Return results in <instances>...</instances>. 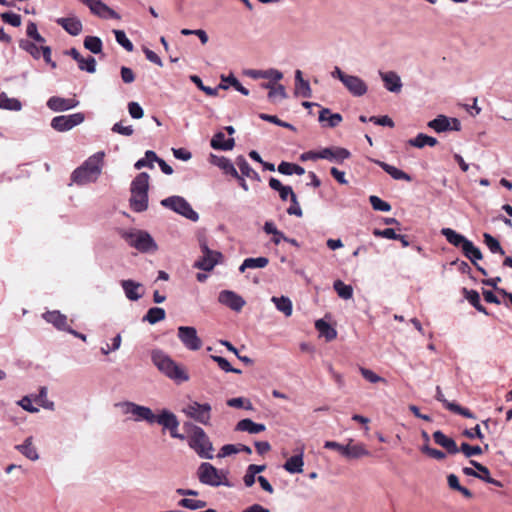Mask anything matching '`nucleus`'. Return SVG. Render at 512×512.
Here are the masks:
<instances>
[{
    "mask_svg": "<svg viewBox=\"0 0 512 512\" xmlns=\"http://www.w3.org/2000/svg\"><path fill=\"white\" fill-rule=\"evenodd\" d=\"M104 152H97L90 156L81 166L76 168L71 181L77 185H85L95 182L101 174L103 166Z\"/></svg>",
    "mask_w": 512,
    "mask_h": 512,
    "instance_id": "obj_1",
    "label": "nucleus"
},
{
    "mask_svg": "<svg viewBox=\"0 0 512 512\" xmlns=\"http://www.w3.org/2000/svg\"><path fill=\"white\" fill-rule=\"evenodd\" d=\"M441 234L446 238L447 242L454 247L461 248L462 253L467 257L483 275H487L484 268L476 264L477 260H481L483 255L479 248H477L472 241L456 232L451 228H442Z\"/></svg>",
    "mask_w": 512,
    "mask_h": 512,
    "instance_id": "obj_2",
    "label": "nucleus"
},
{
    "mask_svg": "<svg viewBox=\"0 0 512 512\" xmlns=\"http://www.w3.org/2000/svg\"><path fill=\"white\" fill-rule=\"evenodd\" d=\"M151 357L155 366L169 378L179 382H185L189 379V376L185 370L177 365L163 351L155 350L152 352Z\"/></svg>",
    "mask_w": 512,
    "mask_h": 512,
    "instance_id": "obj_3",
    "label": "nucleus"
},
{
    "mask_svg": "<svg viewBox=\"0 0 512 512\" xmlns=\"http://www.w3.org/2000/svg\"><path fill=\"white\" fill-rule=\"evenodd\" d=\"M189 446L201 457L205 459L213 458V446L205 431L199 426H193L192 434L189 437Z\"/></svg>",
    "mask_w": 512,
    "mask_h": 512,
    "instance_id": "obj_4",
    "label": "nucleus"
},
{
    "mask_svg": "<svg viewBox=\"0 0 512 512\" xmlns=\"http://www.w3.org/2000/svg\"><path fill=\"white\" fill-rule=\"evenodd\" d=\"M198 479L201 483L213 487L220 485L230 486L229 480L223 471L218 470L211 463L203 462L197 470Z\"/></svg>",
    "mask_w": 512,
    "mask_h": 512,
    "instance_id": "obj_5",
    "label": "nucleus"
},
{
    "mask_svg": "<svg viewBox=\"0 0 512 512\" xmlns=\"http://www.w3.org/2000/svg\"><path fill=\"white\" fill-rule=\"evenodd\" d=\"M122 238L125 239V241L135 249L139 250L140 252H149L151 250H156L157 245L151 235L142 230H136V231H124L122 233Z\"/></svg>",
    "mask_w": 512,
    "mask_h": 512,
    "instance_id": "obj_6",
    "label": "nucleus"
},
{
    "mask_svg": "<svg viewBox=\"0 0 512 512\" xmlns=\"http://www.w3.org/2000/svg\"><path fill=\"white\" fill-rule=\"evenodd\" d=\"M161 205L192 221H197L199 218L198 213L195 212L191 205L181 196L165 198L161 201Z\"/></svg>",
    "mask_w": 512,
    "mask_h": 512,
    "instance_id": "obj_7",
    "label": "nucleus"
},
{
    "mask_svg": "<svg viewBox=\"0 0 512 512\" xmlns=\"http://www.w3.org/2000/svg\"><path fill=\"white\" fill-rule=\"evenodd\" d=\"M212 407L209 403H199L193 401L188 404L183 413L194 421L205 426L210 425Z\"/></svg>",
    "mask_w": 512,
    "mask_h": 512,
    "instance_id": "obj_8",
    "label": "nucleus"
},
{
    "mask_svg": "<svg viewBox=\"0 0 512 512\" xmlns=\"http://www.w3.org/2000/svg\"><path fill=\"white\" fill-rule=\"evenodd\" d=\"M202 256L195 262L194 266L203 271H211L222 259V254L209 249L205 240H200Z\"/></svg>",
    "mask_w": 512,
    "mask_h": 512,
    "instance_id": "obj_9",
    "label": "nucleus"
},
{
    "mask_svg": "<svg viewBox=\"0 0 512 512\" xmlns=\"http://www.w3.org/2000/svg\"><path fill=\"white\" fill-rule=\"evenodd\" d=\"M154 423H158L168 429L171 437L184 440V435L178 433L179 421L176 415L169 410L164 409L160 414L155 415Z\"/></svg>",
    "mask_w": 512,
    "mask_h": 512,
    "instance_id": "obj_10",
    "label": "nucleus"
},
{
    "mask_svg": "<svg viewBox=\"0 0 512 512\" xmlns=\"http://www.w3.org/2000/svg\"><path fill=\"white\" fill-rule=\"evenodd\" d=\"M84 118V114L80 112L71 115L56 116L52 119L51 126L56 131L64 132L81 124L84 121Z\"/></svg>",
    "mask_w": 512,
    "mask_h": 512,
    "instance_id": "obj_11",
    "label": "nucleus"
},
{
    "mask_svg": "<svg viewBox=\"0 0 512 512\" xmlns=\"http://www.w3.org/2000/svg\"><path fill=\"white\" fill-rule=\"evenodd\" d=\"M178 338L189 350L197 351L202 347V340L198 337L197 331L194 327H178Z\"/></svg>",
    "mask_w": 512,
    "mask_h": 512,
    "instance_id": "obj_12",
    "label": "nucleus"
},
{
    "mask_svg": "<svg viewBox=\"0 0 512 512\" xmlns=\"http://www.w3.org/2000/svg\"><path fill=\"white\" fill-rule=\"evenodd\" d=\"M122 407L123 413L132 414L136 420H145L150 424L154 423L155 414L148 407L135 404L133 402H123L119 404Z\"/></svg>",
    "mask_w": 512,
    "mask_h": 512,
    "instance_id": "obj_13",
    "label": "nucleus"
},
{
    "mask_svg": "<svg viewBox=\"0 0 512 512\" xmlns=\"http://www.w3.org/2000/svg\"><path fill=\"white\" fill-rule=\"evenodd\" d=\"M218 301L236 312H239L246 304L245 300L240 295L230 290L221 291L218 296Z\"/></svg>",
    "mask_w": 512,
    "mask_h": 512,
    "instance_id": "obj_14",
    "label": "nucleus"
},
{
    "mask_svg": "<svg viewBox=\"0 0 512 512\" xmlns=\"http://www.w3.org/2000/svg\"><path fill=\"white\" fill-rule=\"evenodd\" d=\"M436 399L440 402L443 403L444 407L455 413V414H458V415H461L465 418H471V419H475L476 416L474 415V413H472L468 408H465V407H462L460 406L459 404L455 403V402H449L445 397H444V394L442 393L441 391V388L439 386H437L436 388Z\"/></svg>",
    "mask_w": 512,
    "mask_h": 512,
    "instance_id": "obj_15",
    "label": "nucleus"
},
{
    "mask_svg": "<svg viewBox=\"0 0 512 512\" xmlns=\"http://www.w3.org/2000/svg\"><path fill=\"white\" fill-rule=\"evenodd\" d=\"M79 101L75 98H62L58 96H52L47 101V106L52 111L60 112L72 109L78 106Z\"/></svg>",
    "mask_w": 512,
    "mask_h": 512,
    "instance_id": "obj_16",
    "label": "nucleus"
},
{
    "mask_svg": "<svg viewBox=\"0 0 512 512\" xmlns=\"http://www.w3.org/2000/svg\"><path fill=\"white\" fill-rule=\"evenodd\" d=\"M343 85L355 97L363 96L368 90L366 83L360 77L354 75H349Z\"/></svg>",
    "mask_w": 512,
    "mask_h": 512,
    "instance_id": "obj_17",
    "label": "nucleus"
},
{
    "mask_svg": "<svg viewBox=\"0 0 512 512\" xmlns=\"http://www.w3.org/2000/svg\"><path fill=\"white\" fill-rule=\"evenodd\" d=\"M350 156V151L342 147H327L321 150V159H327L337 163H342L344 160L350 158Z\"/></svg>",
    "mask_w": 512,
    "mask_h": 512,
    "instance_id": "obj_18",
    "label": "nucleus"
},
{
    "mask_svg": "<svg viewBox=\"0 0 512 512\" xmlns=\"http://www.w3.org/2000/svg\"><path fill=\"white\" fill-rule=\"evenodd\" d=\"M67 54H69L78 63L80 70L94 73L96 71V60L92 56L84 58L76 48H71Z\"/></svg>",
    "mask_w": 512,
    "mask_h": 512,
    "instance_id": "obj_19",
    "label": "nucleus"
},
{
    "mask_svg": "<svg viewBox=\"0 0 512 512\" xmlns=\"http://www.w3.org/2000/svg\"><path fill=\"white\" fill-rule=\"evenodd\" d=\"M56 23L72 36L79 35L83 29L82 22L77 17L58 18Z\"/></svg>",
    "mask_w": 512,
    "mask_h": 512,
    "instance_id": "obj_20",
    "label": "nucleus"
},
{
    "mask_svg": "<svg viewBox=\"0 0 512 512\" xmlns=\"http://www.w3.org/2000/svg\"><path fill=\"white\" fill-rule=\"evenodd\" d=\"M433 440L437 445L443 447L449 454H456L459 452L456 442L440 430L433 433Z\"/></svg>",
    "mask_w": 512,
    "mask_h": 512,
    "instance_id": "obj_21",
    "label": "nucleus"
},
{
    "mask_svg": "<svg viewBox=\"0 0 512 512\" xmlns=\"http://www.w3.org/2000/svg\"><path fill=\"white\" fill-rule=\"evenodd\" d=\"M43 318L48 323L53 324L59 330L67 332L70 331L66 315L60 313L59 311H48L43 314Z\"/></svg>",
    "mask_w": 512,
    "mask_h": 512,
    "instance_id": "obj_22",
    "label": "nucleus"
},
{
    "mask_svg": "<svg viewBox=\"0 0 512 512\" xmlns=\"http://www.w3.org/2000/svg\"><path fill=\"white\" fill-rule=\"evenodd\" d=\"M380 76L384 82L385 88L394 93H398L401 91L402 82L399 75L396 72H380Z\"/></svg>",
    "mask_w": 512,
    "mask_h": 512,
    "instance_id": "obj_23",
    "label": "nucleus"
},
{
    "mask_svg": "<svg viewBox=\"0 0 512 512\" xmlns=\"http://www.w3.org/2000/svg\"><path fill=\"white\" fill-rule=\"evenodd\" d=\"M90 11L101 17V18H114L119 19V15L110 7H108L105 3H103L101 0H95L92 2V6L90 7Z\"/></svg>",
    "mask_w": 512,
    "mask_h": 512,
    "instance_id": "obj_24",
    "label": "nucleus"
},
{
    "mask_svg": "<svg viewBox=\"0 0 512 512\" xmlns=\"http://www.w3.org/2000/svg\"><path fill=\"white\" fill-rule=\"evenodd\" d=\"M210 145L215 150L228 151L233 149L235 141L233 138L225 139L223 132H217L211 139Z\"/></svg>",
    "mask_w": 512,
    "mask_h": 512,
    "instance_id": "obj_25",
    "label": "nucleus"
},
{
    "mask_svg": "<svg viewBox=\"0 0 512 512\" xmlns=\"http://www.w3.org/2000/svg\"><path fill=\"white\" fill-rule=\"evenodd\" d=\"M352 442L353 440H350L349 443L346 445L344 457L348 459H358L370 455V452L366 449V446L364 444H352Z\"/></svg>",
    "mask_w": 512,
    "mask_h": 512,
    "instance_id": "obj_26",
    "label": "nucleus"
},
{
    "mask_svg": "<svg viewBox=\"0 0 512 512\" xmlns=\"http://www.w3.org/2000/svg\"><path fill=\"white\" fill-rule=\"evenodd\" d=\"M149 175L146 172L138 174L131 183V193L148 194Z\"/></svg>",
    "mask_w": 512,
    "mask_h": 512,
    "instance_id": "obj_27",
    "label": "nucleus"
},
{
    "mask_svg": "<svg viewBox=\"0 0 512 512\" xmlns=\"http://www.w3.org/2000/svg\"><path fill=\"white\" fill-rule=\"evenodd\" d=\"M121 286L129 300L137 301L142 297V293L138 292V290L142 287V284L133 280H122Z\"/></svg>",
    "mask_w": 512,
    "mask_h": 512,
    "instance_id": "obj_28",
    "label": "nucleus"
},
{
    "mask_svg": "<svg viewBox=\"0 0 512 512\" xmlns=\"http://www.w3.org/2000/svg\"><path fill=\"white\" fill-rule=\"evenodd\" d=\"M295 94L304 98H310L312 94L310 84L303 79L300 70H296L295 72Z\"/></svg>",
    "mask_w": 512,
    "mask_h": 512,
    "instance_id": "obj_29",
    "label": "nucleus"
},
{
    "mask_svg": "<svg viewBox=\"0 0 512 512\" xmlns=\"http://www.w3.org/2000/svg\"><path fill=\"white\" fill-rule=\"evenodd\" d=\"M265 429L264 424L255 423L249 418L240 420L236 425L237 431H245L250 434H257L263 432Z\"/></svg>",
    "mask_w": 512,
    "mask_h": 512,
    "instance_id": "obj_30",
    "label": "nucleus"
},
{
    "mask_svg": "<svg viewBox=\"0 0 512 512\" xmlns=\"http://www.w3.org/2000/svg\"><path fill=\"white\" fill-rule=\"evenodd\" d=\"M304 461H303V452L291 456L284 464V469L291 473H301L303 471Z\"/></svg>",
    "mask_w": 512,
    "mask_h": 512,
    "instance_id": "obj_31",
    "label": "nucleus"
},
{
    "mask_svg": "<svg viewBox=\"0 0 512 512\" xmlns=\"http://www.w3.org/2000/svg\"><path fill=\"white\" fill-rule=\"evenodd\" d=\"M130 207L135 212H143L148 208V194L131 193Z\"/></svg>",
    "mask_w": 512,
    "mask_h": 512,
    "instance_id": "obj_32",
    "label": "nucleus"
},
{
    "mask_svg": "<svg viewBox=\"0 0 512 512\" xmlns=\"http://www.w3.org/2000/svg\"><path fill=\"white\" fill-rule=\"evenodd\" d=\"M343 118L341 114L334 113L332 114L330 109L328 108H322V110L319 112V121L321 123L327 121V126L330 128H334L338 126L342 122Z\"/></svg>",
    "mask_w": 512,
    "mask_h": 512,
    "instance_id": "obj_33",
    "label": "nucleus"
},
{
    "mask_svg": "<svg viewBox=\"0 0 512 512\" xmlns=\"http://www.w3.org/2000/svg\"><path fill=\"white\" fill-rule=\"evenodd\" d=\"M386 173H388L392 178L396 180H405V181H411L410 175H408L406 172L396 168L395 166H392L386 162L383 161H377L376 162Z\"/></svg>",
    "mask_w": 512,
    "mask_h": 512,
    "instance_id": "obj_34",
    "label": "nucleus"
},
{
    "mask_svg": "<svg viewBox=\"0 0 512 512\" xmlns=\"http://www.w3.org/2000/svg\"><path fill=\"white\" fill-rule=\"evenodd\" d=\"M470 463L476 468L479 479L485 481L486 483L493 484L497 487H502V483L500 481L490 476V471L486 466L474 460H471Z\"/></svg>",
    "mask_w": 512,
    "mask_h": 512,
    "instance_id": "obj_35",
    "label": "nucleus"
},
{
    "mask_svg": "<svg viewBox=\"0 0 512 512\" xmlns=\"http://www.w3.org/2000/svg\"><path fill=\"white\" fill-rule=\"evenodd\" d=\"M408 143L416 148H423L425 146L434 147L438 144V140L432 136L419 133L415 138L410 139Z\"/></svg>",
    "mask_w": 512,
    "mask_h": 512,
    "instance_id": "obj_36",
    "label": "nucleus"
},
{
    "mask_svg": "<svg viewBox=\"0 0 512 512\" xmlns=\"http://www.w3.org/2000/svg\"><path fill=\"white\" fill-rule=\"evenodd\" d=\"M463 294L468 302L479 312L488 315L487 309L481 304L480 295L476 290L463 288Z\"/></svg>",
    "mask_w": 512,
    "mask_h": 512,
    "instance_id": "obj_37",
    "label": "nucleus"
},
{
    "mask_svg": "<svg viewBox=\"0 0 512 512\" xmlns=\"http://www.w3.org/2000/svg\"><path fill=\"white\" fill-rule=\"evenodd\" d=\"M268 264L269 259L267 257L246 258L239 267V271L244 272L246 269L265 268Z\"/></svg>",
    "mask_w": 512,
    "mask_h": 512,
    "instance_id": "obj_38",
    "label": "nucleus"
},
{
    "mask_svg": "<svg viewBox=\"0 0 512 512\" xmlns=\"http://www.w3.org/2000/svg\"><path fill=\"white\" fill-rule=\"evenodd\" d=\"M315 327L320 335L324 336L327 341H331L337 337V331L323 319L317 320Z\"/></svg>",
    "mask_w": 512,
    "mask_h": 512,
    "instance_id": "obj_39",
    "label": "nucleus"
},
{
    "mask_svg": "<svg viewBox=\"0 0 512 512\" xmlns=\"http://www.w3.org/2000/svg\"><path fill=\"white\" fill-rule=\"evenodd\" d=\"M428 127L437 133L450 131V118L445 115H438L435 119L428 122Z\"/></svg>",
    "mask_w": 512,
    "mask_h": 512,
    "instance_id": "obj_40",
    "label": "nucleus"
},
{
    "mask_svg": "<svg viewBox=\"0 0 512 512\" xmlns=\"http://www.w3.org/2000/svg\"><path fill=\"white\" fill-rule=\"evenodd\" d=\"M263 87L269 89L268 98L272 102H275L277 98L285 99L287 97L285 87L281 84L264 83Z\"/></svg>",
    "mask_w": 512,
    "mask_h": 512,
    "instance_id": "obj_41",
    "label": "nucleus"
},
{
    "mask_svg": "<svg viewBox=\"0 0 512 512\" xmlns=\"http://www.w3.org/2000/svg\"><path fill=\"white\" fill-rule=\"evenodd\" d=\"M236 164L239 167L242 175L253 180H259L258 173L249 165V163L243 156H238L236 158Z\"/></svg>",
    "mask_w": 512,
    "mask_h": 512,
    "instance_id": "obj_42",
    "label": "nucleus"
},
{
    "mask_svg": "<svg viewBox=\"0 0 512 512\" xmlns=\"http://www.w3.org/2000/svg\"><path fill=\"white\" fill-rule=\"evenodd\" d=\"M190 79L193 83L196 84V86L202 90L206 95L208 96H216L217 95V91L218 89H223V90H226L228 88L227 85H224L223 83L219 84L217 88H211V87H208V86H205L202 82V80L200 79L199 76L197 75H192L190 76Z\"/></svg>",
    "mask_w": 512,
    "mask_h": 512,
    "instance_id": "obj_43",
    "label": "nucleus"
},
{
    "mask_svg": "<svg viewBox=\"0 0 512 512\" xmlns=\"http://www.w3.org/2000/svg\"><path fill=\"white\" fill-rule=\"evenodd\" d=\"M34 403L48 410H54V403L47 399V388L41 387L38 394L33 395Z\"/></svg>",
    "mask_w": 512,
    "mask_h": 512,
    "instance_id": "obj_44",
    "label": "nucleus"
},
{
    "mask_svg": "<svg viewBox=\"0 0 512 512\" xmlns=\"http://www.w3.org/2000/svg\"><path fill=\"white\" fill-rule=\"evenodd\" d=\"M165 317H166V312L163 308L152 307L147 311L146 315L143 318V321H147L150 324H155L159 321L164 320Z\"/></svg>",
    "mask_w": 512,
    "mask_h": 512,
    "instance_id": "obj_45",
    "label": "nucleus"
},
{
    "mask_svg": "<svg viewBox=\"0 0 512 512\" xmlns=\"http://www.w3.org/2000/svg\"><path fill=\"white\" fill-rule=\"evenodd\" d=\"M278 171L284 175H292V174L303 175L305 173L304 168L301 167L300 165L285 162V161H282L279 164Z\"/></svg>",
    "mask_w": 512,
    "mask_h": 512,
    "instance_id": "obj_46",
    "label": "nucleus"
},
{
    "mask_svg": "<svg viewBox=\"0 0 512 512\" xmlns=\"http://www.w3.org/2000/svg\"><path fill=\"white\" fill-rule=\"evenodd\" d=\"M272 302L275 304L276 308L283 312L285 316H290L292 314V302L288 297H272Z\"/></svg>",
    "mask_w": 512,
    "mask_h": 512,
    "instance_id": "obj_47",
    "label": "nucleus"
},
{
    "mask_svg": "<svg viewBox=\"0 0 512 512\" xmlns=\"http://www.w3.org/2000/svg\"><path fill=\"white\" fill-rule=\"evenodd\" d=\"M23 455L30 460H37L38 454L36 448L32 444V438L28 437L23 444L16 447Z\"/></svg>",
    "mask_w": 512,
    "mask_h": 512,
    "instance_id": "obj_48",
    "label": "nucleus"
},
{
    "mask_svg": "<svg viewBox=\"0 0 512 512\" xmlns=\"http://www.w3.org/2000/svg\"><path fill=\"white\" fill-rule=\"evenodd\" d=\"M334 290L342 299L348 300L353 296V289L350 285L345 284L341 280H336L333 284Z\"/></svg>",
    "mask_w": 512,
    "mask_h": 512,
    "instance_id": "obj_49",
    "label": "nucleus"
},
{
    "mask_svg": "<svg viewBox=\"0 0 512 512\" xmlns=\"http://www.w3.org/2000/svg\"><path fill=\"white\" fill-rule=\"evenodd\" d=\"M146 156L149 159L150 162H157L161 171L166 175H171L173 173L172 167L167 164L163 159L159 158L155 152L153 151H146Z\"/></svg>",
    "mask_w": 512,
    "mask_h": 512,
    "instance_id": "obj_50",
    "label": "nucleus"
},
{
    "mask_svg": "<svg viewBox=\"0 0 512 512\" xmlns=\"http://www.w3.org/2000/svg\"><path fill=\"white\" fill-rule=\"evenodd\" d=\"M102 41L96 36H87L84 39V47L94 54H98L102 51Z\"/></svg>",
    "mask_w": 512,
    "mask_h": 512,
    "instance_id": "obj_51",
    "label": "nucleus"
},
{
    "mask_svg": "<svg viewBox=\"0 0 512 512\" xmlns=\"http://www.w3.org/2000/svg\"><path fill=\"white\" fill-rule=\"evenodd\" d=\"M22 108V103L17 98H10L2 92V109L10 111H19Z\"/></svg>",
    "mask_w": 512,
    "mask_h": 512,
    "instance_id": "obj_52",
    "label": "nucleus"
},
{
    "mask_svg": "<svg viewBox=\"0 0 512 512\" xmlns=\"http://www.w3.org/2000/svg\"><path fill=\"white\" fill-rule=\"evenodd\" d=\"M484 242L492 253L505 254V251L501 247L499 241L488 233H484Z\"/></svg>",
    "mask_w": 512,
    "mask_h": 512,
    "instance_id": "obj_53",
    "label": "nucleus"
},
{
    "mask_svg": "<svg viewBox=\"0 0 512 512\" xmlns=\"http://www.w3.org/2000/svg\"><path fill=\"white\" fill-rule=\"evenodd\" d=\"M113 32L117 43L126 51L132 52L134 49L133 43L127 38L125 32L123 30H114Z\"/></svg>",
    "mask_w": 512,
    "mask_h": 512,
    "instance_id": "obj_54",
    "label": "nucleus"
},
{
    "mask_svg": "<svg viewBox=\"0 0 512 512\" xmlns=\"http://www.w3.org/2000/svg\"><path fill=\"white\" fill-rule=\"evenodd\" d=\"M369 202L372 208L376 211L389 212L391 210V205L388 202L379 198L378 196H370Z\"/></svg>",
    "mask_w": 512,
    "mask_h": 512,
    "instance_id": "obj_55",
    "label": "nucleus"
},
{
    "mask_svg": "<svg viewBox=\"0 0 512 512\" xmlns=\"http://www.w3.org/2000/svg\"><path fill=\"white\" fill-rule=\"evenodd\" d=\"M216 164L226 173L232 177H238V172L231 161L225 157L218 158Z\"/></svg>",
    "mask_w": 512,
    "mask_h": 512,
    "instance_id": "obj_56",
    "label": "nucleus"
},
{
    "mask_svg": "<svg viewBox=\"0 0 512 512\" xmlns=\"http://www.w3.org/2000/svg\"><path fill=\"white\" fill-rule=\"evenodd\" d=\"M211 359L213 361H215L218 364L219 368L225 372H232V373H236V374L241 373L240 369H236V368L232 367L231 364L228 362V360L225 359L224 357L212 355Z\"/></svg>",
    "mask_w": 512,
    "mask_h": 512,
    "instance_id": "obj_57",
    "label": "nucleus"
},
{
    "mask_svg": "<svg viewBox=\"0 0 512 512\" xmlns=\"http://www.w3.org/2000/svg\"><path fill=\"white\" fill-rule=\"evenodd\" d=\"M179 505L187 509L197 510L200 508H204L207 504L205 501L202 500L183 498L179 501Z\"/></svg>",
    "mask_w": 512,
    "mask_h": 512,
    "instance_id": "obj_58",
    "label": "nucleus"
},
{
    "mask_svg": "<svg viewBox=\"0 0 512 512\" xmlns=\"http://www.w3.org/2000/svg\"><path fill=\"white\" fill-rule=\"evenodd\" d=\"M459 451H461L466 457L480 455L483 453V449L480 446H471L466 442L461 444Z\"/></svg>",
    "mask_w": 512,
    "mask_h": 512,
    "instance_id": "obj_59",
    "label": "nucleus"
},
{
    "mask_svg": "<svg viewBox=\"0 0 512 512\" xmlns=\"http://www.w3.org/2000/svg\"><path fill=\"white\" fill-rule=\"evenodd\" d=\"M360 373L363 376V378H365L370 383H378V382L386 383V380L383 377L377 375L370 369L361 367Z\"/></svg>",
    "mask_w": 512,
    "mask_h": 512,
    "instance_id": "obj_60",
    "label": "nucleus"
},
{
    "mask_svg": "<svg viewBox=\"0 0 512 512\" xmlns=\"http://www.w3.org/2000/svg\"><path fill=\"white\" fill-rule=\"evenodd\" d=\"M222 82H227L229 83L231 86H233L237 91H239L241 94L247 96L249 95V90L246 89L239 81L236 77H234L233 75H230L228 77H224L222 76Z\"/></svg>",
    "mask_w": 512,
    "mask_h": 512,
    "instance_id": "obj_61",
    "label": "nucleus"
},
{
    "mask_svg": "<svg viewBox=\"0 0 512 512\" xmlns=\"http://www.w3.org/2000/svg\"><path fill=\"white\" fill-rule=\"evenodd\" d=\"M227 405L233 408H245L252 409V404L249 400H245L242 397L231 398L227 401Z\"/></svg>",
    "mask_w": 512,
    "mask_h": 512,
    "instance_id": "obj_62",
    "label": "nucleus"
},
{
    "mask_svg": "<svg viewBox=\"0 0 512 512\" xmlns=\"http://www.w3.org/2000/svg\"><path fill=\"white\" fill-rule=\"evenodd\" d=\"M290 201H291V205L288 207L287 213L289 215H295L297 217H302L303 212H302L300 204H299V202L297 200L296 194H292V197L290 198Z\"/></svg>",
    "mask_w": 512,
    "mask_h": 512,
    "instance_id": "obj_63",
    "label": "nucleus"
},
{
    "mask_svg": "<svg viewBox=\"0 0 512 512\" xmlns=\"http://www.w3.org/2000/svg\"><path fill=\"white\" fill-rule=\"evenodd\" d=\"M2 21L14 27H18L21 24V16L13 12H5L2 13Z\"/></svg>",
    "mask_w": 512,
    "mask_h": 512,
    "instance_id": "obj_64",
    "label": "nucleus"
}]
</instances>
